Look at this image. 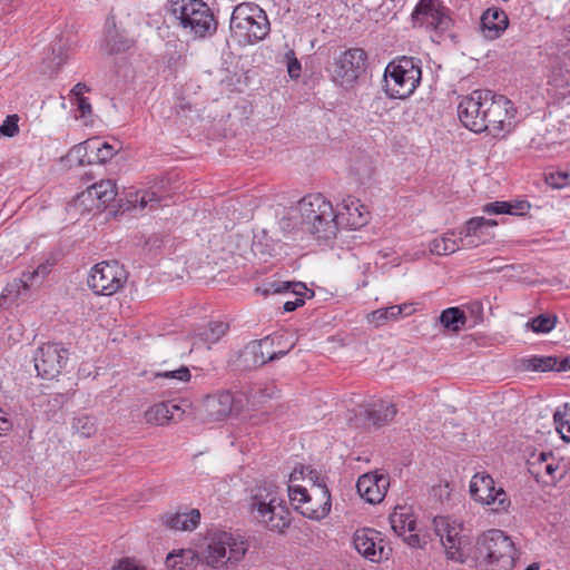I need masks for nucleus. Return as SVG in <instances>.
Instances as JSON below:
<instances>
[{
	"label": "nucleus",
	"mask_w": 570,
	"mask_h": 570,
	"mask_svg": "<svg viewBox=\"0 0 570 570\" xmlns=\"http://www.w3.org/2000/svg\"><path fill=\"white\" fill-rule=\"evenodd\" d=\"M298 210L303 229L323 240L334 238L340 226L357 229L368 222V212L364 205L351 196L343 200L337 214L321 194L304 197L298 203Z\"/></svg>",
	"instance_id": "obj_1"
},
{
	"label": "nucleus",
	"mask_w": 570,
	"mask_h": 570,
	"mask_svg": "<svg viewBox=\"0 0 570 570\" xmlns=\"http://www.w3.org/2000/svg\"><path fill=\"white\" fill-rule=\"evenodd\" d=\"M230 32L239 41L254 45L264 40L271 32V22L266 12L256 3L237 4L230 17Z\"/></svg>",
	"instance_id": "obj_2"
},
{
	"label": "nucleus",
	"mask_w": 570,
	"mask_h": 570,
	"mask_svg": "<svg viewBox=\"0 0 570 570\" xmlns=\"http://www.w3.org/2000/svg\"><path fill=\"white\" fill-rule=\"evenodd\" d=\"M170 12L179 21V26L195 38H208L217 31L218 22L203 0L171 1Z\"/></svg>",
	"instance_id": "obj_3"
},
{
	"label": "nucleus",
	"mask_w": 570,
	"mask_h": 570,
	"mask_svg": "<svg viewBox=\"0 0 570 570\" xmlns=\"http://www.w3.org/2000/svg\"><path fill=\"white\" fill-rule=\"evenodd\" d=\"M253 519L271 531L283 532L291 524L289 511L276 493L266 487H257L250 499Z\"/></svg>",
	"instance_id": "obj_4"
},
{
	"label": "nucleus",
	"mask_w": 570,
	"mask_h": 570,
	"mask_svg": "<svg viewBox=\"0 0 570 570\" xmlns=\"http://www.w3.org/2000/svg\"><path fill=\"white\" fill-rule=\"evenodd\" d=\"M422 77L419 62L412 57L403 56L391 61L384 71V89L390 98L405 99L420 85Z\"/></svg>",
	"instance_id": "obj_5"
},
{
	"label": "nucleus",
	"mask_w": 570,
	"mask_h": 570,
	"mask_svg": "<svg viewBox=\"0 0 570 570\" xmlns=\"http://www.w3.org/2000/svg\"><path fill=\"white\" fill-rule=\"evenodd\" d=\"M206 540L208 543L200 551V558L212 568H220L228 561L237 562L247 551L246 542L228 531L212 530Z\"/></svg>",
	"instance_id": "obj_6"
},
{
	"label": "nucleus",
	"mask_w": 570,
	"mask_h": 570,
	"mask_svg": "<svg viewBox=\"0 0 570 570\" xmlns=\"http://www.w3.org/2000/svg\"><path fill=\"white\" fill-rule=\"evenodd\" d=\"M474 558L487 563L501 562V567L509 570L515 561L514 543L502 530H488L476 539Z\"/></svg>",
	"instance_id": "obj_7"
},
{
	"label": "nucleus",
	"mask_w": 570,
	"mask_h": 570,
	"mask_svg": "<svg viewBox=\"0 0 570 570\" xmlns=\"http://www.w3.org/2000/svg\"><path fill=\"white\" fill-rule=\"evenodd\" d=\"M291 504L305 518L321 520L331 511V493L323 482H314L312 491L301 485H288Z\"/></svg>",
	"instance_id": "obj_8"
},
{
	"label": "nucleus",
	"mask_w": 570,
	"mask_h": 570,
	"mask_svg": "<svg viewBox=\"0 0 570 570\" xmlns=\"http://www.w3.org/2000/svg\"><path fill=\"white\" fill-rule=\"evenodd\" d=\"M497 225L495 220L487 219L484 217H473L469 219L464 227L459 232V239H453L455 232L444 234L440 238H434L430 242L429 249L432 254L450 255L462 247L478 246L480 238L483 235V229Z\"/></svg>",
	"instance_id": "obj_9"
},
{
	"label": "nucleus",
	"mask_w": 570,
	"mask_h": 570,
	"mask_svg": "<svg viewBox=\"0 0 570 570\" xmlns=\"http://www.w3.org/2000/svg\"><path fill=\"white\" fill-rule=\"evenodd\" d=\"M485 131L493 137L503 136L513 128L515 108L511 100L503 95H497L489 90V97L485 98Z\"/></svg>",
	"instance_id": "obj_10"
},
{
	"label": "nucleus",
	"mask_w": 570,
	"mask_h": 570,
	"mask_svg": "<svg viewBox=\"0 0 570 570\" xmlns=\"http://www.w3.org/2000/svg\"><path fill=\"white\" fill-rule=\"evenodd\" d=\"M127 272L117 261L100 262L89 274L88 286L98 295L116 294L126 283Z\"/></svg>",
	"instance_id": "obj_11"
},
{
	"label": "nucleus",
	"mask_w": 570,
	"mask_h": 570,
	"mask_svg": "<svg viewBox=\"0 0 570 570\" xmlns=\"http://www.w3.org/2000/svg\"><path fill=\"white\" fill-rule=\"evenodd\" d=\"M243 407L242 400L229 391H219L204 397L197 407V415L204 422H218Z\"/></svg>",
	"instance_id": "obj_12"
},
{
	"label": "nucleus",
	"mask_w": 570,
	"mask_h": 570,
	"mask_svg": "<svg viewBox=\"0 0 570 570\" xmlns=\"http://www.w3.org/2000/svg\"><path fill=\"white\" fill-rule=\"evenodd\" d=\"M489 97V90H474L471 95L461 99L458 106V116L464 127L474 132H483L485 125V98Z\"/></svg>",
	"instance_id": "obj_13"
},
{
	"label": "nucleus",
	"mask_w": 570,
	"mask_h": 570,
	"mask_svg": "<svg viewBox=\"0 0 570 570\" xmlns=\"http://www.w3.org/2000/svg\"><path fill=\"white\" fill-rule=\"evenodd\" d=\"M367 53L362 48L344 51L335 62L333 79L340 86H351L366 69Z\"/></svg>",
	"instance_id": "obj_14"
},
{
	"label": "nucleus",
	"mask_w": 570,
	"mask_h": 570,
	"mask_svg": "<svg viewBox=\"0 0 570 570\" xmlns=\"http://www.w3.org/2000/svg\"><path fill=\"white\" fill-rule=\"evenodd\" d=\"M68 350L56 343H47L37 350L35 367L38 375L52 380L58 376L68 361Z\"/></svg>",
	"instance_id": "obj_15"
},
{
	"label": "nucleus",
	"mask_w": 570,
	"mask_h": 570,
	"mask_svg": "<svg viewBox=\"0 0 570 570\" xmlns=\"http://www.w3.org/2000/svg\"><path fill=\"white\" fill-rule=\"evenodd\" d=\"M471 497L487 505L497 504L495 511L507 510L510 505L508 494L502 488L497 489L494 480L487 473H476L470 482Z\"/></svg>",
	"instance_id": "obj_16"
},
{
	"label": "nucleus",
	"mask_w": 570,
	"mask_h": 570,
	"mask_svg": "<svg viewBox=\"0 0 570 570\" xmlns=\"http://www.w3.org/2000/svg\"><path fill=\"white\" fill-rule=\"evenodd\" d=\"M412 19L440 32L450 30L453 24L449 9L439 0H420L412 12Z\"/></svg>",
	"instance_id": "obj_17"
},
{
	"label": "nucleus",
	"mask_w": 570,
	"mask_h": 570,
	"mask_svg": "<svg viewBox=\"0 0 570 570\" xmlns=\"http://www.w3.org/2000/svg\"><path fill=\"white\" fill-rule=\"evenodd\" d=\"M117 196L116 184L111 179H101L89 186L85 191L77 196V203L85 206L86 209L102 210Z\"/></svg>",
	"instance_id": "obj_18"
},
{
	"label": "nucleus",
	"mask_w": 570,
	"mask_h": 570,
	"mask_svg": "<svg viewBox=\"0 0 570 570\" xmlns=\"http://www.w3.org/2000/svg\"><path fill=\"white\" fill-rule=\"evenodd\" d=\"M379 535L380 533L376 531L362 529L357 530L353 537V543L357 552L374 562L387 558L389 554Z\"/></svg>",
	"instance_id": "obj_19"
},
{
	"label": "nucleus",
	"mask_w": 570,
	"mask_h": 570,
	"mask_svg": "<svg viewBox=\"0 0 570 570\" xmlns=\"http://www.w3.org/2000/svg\"><path fill=\"white\" fill-rule=\"evenodd\" d=\"M262 291L264 295L285 292H292L294 295H296L294 301H287L284 303L283 308L285 312H293L297 307L304 305V295L306 293H311V296L314 295V293L309 291L304 283L301 282L272 281L264 284Z\"/></svg>",
	"instance_id": "obj_20"
},
{
	"label": "nucleus",
	"mask_w": 570,
	"mask_h": 570,
	"mask_svg": "<svg viewBox=\"0 0 570 570\" xmlns=\"http://www.w3.org/2000/svg\"><path fill=\"white\" fill-rule=\"evenodd\" d=\"M271 346L272 342L268 337H265L261 341H253L245 346L242 353V357L244 358L246 365L257 367L266 364L268 361H274L284 356L289 351H279L278 353H269L267 351V354H265L264 350H267Z\"/></svg>",
	"instance_id": "obj_21"
},
{
	"label": "nucleus",
	"mask_w": 570,
	"mask_h": 570,
	"mask_svg": "<svg viewBox=\"0 0 570 570\" xmlns=\"http://www.w3.org/2000/svg\"><path fill=\"white\" fill-rule=\"evenodd\" d=\"M387 485L389 482L385 476L367 473L358 478L356 489L361 498L375 504L384 499Z\"/></svg>",
	"instance_id": "obj_22"
},
{
	"label": "nucleus",
	"mask_w": 570,
	"mask_h": 570,
	"mask_svg": "<svg viewBox=\"0 0 570 570\" xmlns=\"http://www.w3.org/2000/svg\"><path fill=\"white\" fill-rule=\"evenodd\" d=\"M509 18L500 8L487 9L480 19V30L488 40L498 39L508 28Z\"/></svg>",
	"instance_id": "obj_23"
},
{
	"label": "nucleus",
	"mask_w": 570,
	"mask_h": 570,
	"mask_svg": "<svg viewBox=\"0 0 570 570\" xmlns=\"http://www.w3.org/2000/svg\"><path fill=\"white\" fill-rule=\"evenodd\" d=\"M69 41L62 36L56 38L41 63V73L55 77L68 60Z\"/></svg>",
	"instance_id": "obj_24"
},
{
	"label": "nucleus",
	"mask_w": 570,
	"mask_h": 570,
	"mask_svg": "<svg viewBox=\"0 0 570 570\" xmlns=\"http://www.w3.org/2000/svg\"><path fill=\"white\" fill-rule=\"evenodd\" d=\"M396 413L397 410L395 404L389 401L379 400L363 407L360 415L364 416L370 425L374 428H382L391 423Z\"/></svg>",
	"instance_id": "obj_25"
},
{
	"label": "nucleus",
	"mask_w": 570,
	"mask_h": 570,
	"mask_svg": "<svg viewBox=\"0 0 570 570\" xmlns=\"http://www.w3.org/2000/svg\"><path fill=\"white\" fill-rule=\"evenodd\" d=\"M184 411L174 402H163L155 404L145 412V419L148 423L156 425L168 424L169 422L180 421Z\"/></svg>",
	"instance_id": "obj_26"
},
{
	"label": "nucleus",
	"mask_w": 570,
	"mask_h": 570,
	"mask_svg": "<svg viewBox=\"0 0 570 570\" xmlns=\"http://www.w3.org/2000/svg\"><path fill=\"white\" fill-rule=\"evenodd\" d=\"M434 523L436 534L446 550L448 558L453 561L464 562L462 553L456 548L458 532L455 529H451L443 518L434 519Z\"/></svg>",
	"instance_id": "obj_27"
},
{
	"label": "nucleus",
	"mask_w": 570,
	"mask_h": 570,
	"mask_svg": "<svg viewBox=\"0 0 570 570\" xmlns=\"http://www.w3.org/2000/svg\"><path fill=\"white\" fill-rule=\"evenodd\" d=\"M131 45L132 41L117 30L115 20H108L106 23L105 50L110 55H115L128 50Z\"/></svg>",
	"instance_id": "obj_28"
},
{
	"label": "nucleus",
	"mask_w": 570,
	"mask_h": 570,
	"mask_svg": "<svg viewBox=\"0 0 570 570\" xmlns=\"http://www.w3.org/2000/svg\"><path fill=\"white\" fill-rule=\"evenodd\" d=\"M413 312L412 305L402 304L393 305L390 307L379 308L368 315V321L376 327L386 324L390 321H397L401 316L411 315Z\"/></svg>",
	"instance_id": "obj_29"
},
{
	"label": "nucleus",
	"mask_w": 570,
	"mask_h": 570,
	"mask_svg": "<svg viewBox=\"0 0 570 570\" xmlns=\"http://www.w3.org/2000/svg\"><path fill=\"white\" fill-rule=\"evenodd\" d=\"M200 521V513L194 509L189 513L177 512L175 514H168L164 518L165 524L173 530L191 531Z\"/></svg>",
	"instance_id": "obj_30"
},
{
	"label": "nucleus",
	"mask_w": 570,
	"mask_h": 570,
	"mask_svg": "<svg viewBox=\"0 0 570 570\" xmlns=\"http://www.w3.org/2000/svg\"><path fill=\"white\" fill-rule=\"evenodd\" d=\"M164 63L170 70H177L186 63L184 46L178 40H169L165 45Z\"/></svg>",
	"instance_id": "obj_31"
},
{
	"label": "nucleus",
	"mask_w": 570,
	"mask_h": 570,
	"mask_svg": "<svg viewBox=\"0 0 570 570\" xmlns=\"http://www.w3.org/2000/svg\"><path fill=\"white\" fill-rule=\"evenodd\" d=\"M98 142V138H90L83 142L75 145L68 153L67 157L70 161L76 163L78 166H83L86 164H92L94 158L89 157L88 154H91V148H95Z\"/></svg>",
	"instance_id": "obj_32"
},
{
	"label": "nucleus",
	"mask_w": 570,
	"mask_h": 570,
	"mask_svg": "<svg viewBox=\"0 0 570 570\" xmlns=\"http://www.w3.org/2000/svg\"><path fill=\"white\" fill-rule=\"evenodd\" d=\"M440 323L456 333L465 325L466 316L460 307H449L441 313Z\"/></svg>",
	"instance_id": "obj_33"
},
{
	"label": "nucleus",
	"mask_w": 570,
	"mask_h": 570,
	"mask_svg": "<svg viewBox=\"0 0 570 570\" xmlns=\"http://www.w3.org/2000/svg\"><path fill=\"white\" fill-rule=\"evenodd\" d=\"M228 324L224 322H210L207 327L199 332L196 336L197 340L207 344V348L210 347V344L218 342L227 332Z\"/></svg>",
	"instance_id": "obj_34"
},
{
	"label": "nucleus",
	"mask_w": 570,
	"mask_h": 570,
	"mask_svg": "<svg viewBox=\"0 0 570 570\" xmlns=\"http://www.w3.org/2000/svg\"><path fill=\"white\" fill-rule=\"evenodd\" d=\"M522 367L525 371L532 372H548L554 371L557 368V357L556 356H532L529 358H523L521 361Z\"/></svg>",
	"instance_id": "obj_35"
},
{
	"label": "nucleus",
	"mask_w": 570,
	"mask_h": 570,
	"mask_svg": "<svg viewBox=\"0 0 570 570\" xmlns=\"http://www.w3.org/2000/svg\"><path fill=\"white\" fill-rule=\"evenodd\" d=\"M553 421L561 438L570 442V405L568 403L557 409L553 414Z\"/></svg>",
	"instance_id": "obj_36"
},
{
	"label": "nucleus",
	"mask_w": 570,
	"mask_h": 570,
	"mask_svg": "<svg viewBox=\"0 0 570 570\" xmlns=\"http://www.w3.org/2000/svg\"><path fill=\"white\" fill-rule=\"evenodd\" d=\"M194 558L195 552L190 549L181 550L179 553H169L166 558V567L171 570H187Z\"/></svg>",
	"instance_id": "obj_37"
},
{
	"label": "nucleus",
	"mask_w": 570,
	"mask_h": 570,
	"mask_svg": "<svg viewBox=\"0 0 570 570\" xmlns=\"http://www.w3.org/2000/svg\"><path fill=\"white\" fill-rule=\"evenodd\" d=\"M557 321L558 317L556 315L540 314L531 318L527 323V327L531 328L534 333H549L554 328Z\"/></svg>",
	"instance_id": "obj_38"
},
{
	"label": "nucleus",
	"mask_w": 570,
	"mask_h": 570,
	"mask_svg": "<svg viewBox=\"0 0 570 570\" xmlns=\"http://www.w3.org/2000/svg\"><path fill=\"white\" fill-rule=\"evenodd\" d=\"M72 429L83 438H89L97 431L96 421L92 416L80 414L72 420Z\"/></svg>",
	"instance_id": "obj_39"
},
{
	"label": "nucleus",
	"mask_w": 570,
	"mask_h": 570,
	"mask_svg": "<svg viewBox=\"0 0 570 570\" xmlns=\"http://www.w3.org/2000/svg\"><path fill=\"white\" fill-rule=\"evenodd\" d=\"M120 147L107 141L100 142L98 140L95 148H91V154L95 155L94 163L106 164L109 161L118 151Z\"/></svg>",
	"instance_id": "obj_40"
},
{
	"label": "nucleus",
	"mask_w": 570,
	"mask_h": 570,
	"mask_svg": "<svg viewBox=\"0 0 570 570\" xmlns=\"http://www.w3.org/2000/svg\"><path fill=\"white\" fill-rule=\"evenodd\" d=\"M53 266V262L46 261L40 264L35 271L26 272L21 276V282L24 287H30L33 285L39 278L43 279L50 272Z\"/></svg>",
	"instance_id": "obj_41"
},
{
	"label": "nucleus",
	"mask_w": 570,
	"mask_h": 570,
	"mask_svg": "<svg viewBox=\"0 0 570 570\" xmlns=\"http://www.w3.org/2000/svg\"><path fill=\"white\" fill-rule=\"evenodd\" d=\"M164 196L155 189L146 190L141 196L137 195L136 203L140 208L149 207L150 209L158 208L161 204Z\"/></svg>",
	"instance_id": "obj_42"
},
{
	"label": "nucleus",
	"mask_w": 570,
	"mask_h": 570,
	"mask_svg": "<svg viewBox=\"0 0 570 570\" xmlns=\"http://www.w3.org/2000/svg\"><path fill=\"white\" fill-rule=\"evenodd\" d=\"M19 116L13 114L7 116V118L3 120L2 125L0 126V137H14L19 134Z\"/></svg>",
	"instance_id": "obj_43"
},
{
	"label": "nucleus",
	"mask_w": 570,
	"mask_h": 570,
	"mask_svg": "<svg viewBox=\"0 0 570 570\" xmlns=\"http://www.w3.org/2000/svg\"><path fill=\"white\" fill-rule=\"evenodd\" d=\"M546 183L552 188H563L570 184V175L567 171H552L546 175Z\"/></svg>",
	"instance_id": "obj_44"
},
{
	"label": "nucleus",
	"mask_w": 570,
	"mask_h": 570,
	"mask_svg": "<svg viewBox=\"0 0 570 570\" xmlns=\"http://www.w3.org/2000/svg\"><path fill=\"white\" fill-rule=\"evenodd\" d=\"M156 377L177 380L179 382H188L191 379V374L187 366H181L178 370L159 372L156 374Z\"/></svg>",
	"instance_id": "obj_45"
},
{
	"label": "nucleus",
	"mask_w": 570,
	"mask_h": 570,
	"mask_svg": "<svg viewBox=\"0 0 570 570\" xmlns=\"http://www.w3.org/2000/svg\"><path fill=\"white\" fill-rule=\"evenodd\" d=\"M406 517L407 514L399 513L396 511L390 515L391 528L397 535H403L405 533Z\"/></svg>",
	"instance_id": "obj_46"
},
{
	"label": "nucleus",
	"mask_w": 570,
	"mask_h": 570,
	"mask_svg": "<svg viewBox=\"0 0 570 570\" xmlns=\"http://www.w3.org/2000/svg\"><path fill=\"white\" fill-rule=\"evenodd\" d=\"M510 209V202L489 203L483 207V210L490 215L509 214Z\"/></svg>",
	"instance_id": "obj_47"
},
{
	"label": "nucleus",
	"mask_w": 570,
	"mask_h": 570,
	"mask_svg": "<svg viewBox=\"0 0 570 570\" xmlns=\"http://www.w3.org/2000/svg\"><path fill=\"white\" fill-rule=\"evenodd\" d=\"M305 471H308V474H309V479L313 481V483L316 481L318 482V476L316 475V472L312 471V470H308L307 468H305L304 465H299V466H296L293 472L291 473V476H289V484L288 485H294L293 482L294 481H297L299 478H304V473Z\"/></svg>",
	"instance_id": "obj_48"
},
{
	"label": "nucleus",
	"mask_w": 570,
	"mask_h": 570,
	"mask_svg": "<svg viewBox=\"0 0 570 570\" xmlns=\"http://www.w3.org/2000/svg\"><path fill=\"white\" fill-rule=\"evenodd\" d=\"M29 287H24L22 282H21V278L20 279H14L12 283H9L6 288H4V293L2 294V296L7 295V296H20L22 294V292H26Z\"/></svg>",
	"instance_id": "obj_49"
},
{
	"label": "nucleus",
	"mask_w": 570,
	"mask_h": 570,
	"mask_svg": "<svg viewBox=\"0 0 570 570\" xmlns=\"http://www.w3.org/2000/svg\"><path fill=\"white\" fill-rule=\"evenodd\" d=\"M510 203H511V209L509 212L510 215H524L530 208V204L527 200H515V202H510Z\"/></svg>",
	"instance_id": "obj_50"
},
{
	"label": "nucleus",
	"mask_w": 570,
	"mask_h": 570,
	"mask_svg": "<svg viewBox=\"0 0 570 570\" xmlns=\"http://www.w3.org/2000/svg\"><path fill=\"white\" fill-rule=\"evenodd\" d=\"M75 104L77 105V110L79 111L80 117H87V116L91 115V112H92L91 105L87 98L83 97V98L76 99Z\"/></svg>",
	"instance_id": "obj_51"
},
{
	"label": "nucleus",
	"mask_w": 570,
	"mask_h": 570,
	"mask_svg": "<svg viewBox=\"0 0 570 570\" xmlns=\"http://www.w3.org/2000/svg\"><path fill=\"white\" fill-rule=\"evenodd\" d=\"M112 570H145V568L126 558L120 560L117 566H114Z\"/></svg>",
	"instance_id": "obj_52"
},
{
	"label": "nucleus",
	"mask_w": 570,
	"mask_h": 570,
	"mask_svg": "<svg viewBox=\"0 0 570 570\" xmlns=\"http://www.w3.org/2000/svg\"><path fill=\"white\" fill-rule=\"evenodd\" d=\"M287 71L291 78L299 77L301 62L296 58H293L287 65Z\"/></svg>",
	"instance_id": "obj_53"
},
{
	"label": "nucleus",
	"mask_w": 570,
	"mask_h": 570,
	"mask_svg": "<svg viewBox=\"0 0 570 570\" xmlns=\"http://www.w3.org/2000/svg\"><path fill=\"white\" fill-rule=\"evenodd\" d=\"M89 91V88L87 87L86 83H82V82H78L72 89H71V95L73 97V99H79V98H83V94Z\"/></svg>",
	"instance_id": "obj_54"
},
{
	"label": "nucleus",
	"mask_w": 570,
	"mask_h": 570,
	"mask_svg": "<svg viewBox=\"0 0 570 570\" xmlns=\"http://www.w3.org/2000/svg\"><path fill=\"white\" fill-rule=\"evenodd\" d=\"M570 370V358L569 357H563V358H558L557 357V368H554V371L557 372H564V371H568Z\"/></svg>",
	"instance_id": "obj_55"
},
{
	"label": "nucleus",
	"mask_w": 570,
	"mask_h": 570,
	"mask_svg": "<svg viewBox=\"0 0 570 570\" xmlns=\"http://www.w3.org/2000/svg\"><path fill=\"white\" fill-rule=\"evenodd\" d=\"M11 429V423L6 419L0 416V434H6Z\"/></svg>",
	"instance_id": "obj_56"
},
{
	"label": "nucleus",
	"mask_w": 570,
	"mask_h": 570,
	"mask_svg": "<svg viewBox=\"0 0 570 570\" xmlns=\"http://www.w3.org/2000/svg\"><path fill=\"white\" fill-rule=\"evenodd\" d=\"M558 469V465H554L553 463H547L544 465V470H546V473L549 474L550 476H552V479H554V472L557 471Z\"/></svg>",
	"instance_id": "obj_57"
},
{
	"label": "nucleus",
	"mask_w": 570,
	"mask_h": 570,
	"mask_svg": "<svg viewBox=\"0 0 570 570\" xmlns=\"http://www.w3.org/2000/svg\"><path fill=\"white\" fill-rule=\"evenodd\" d=\"M550 458H552V452H541L538 456V462L547 464Z\"/></svg>",
	"instance_id": "obj_58"
},
{
	"label": "nucleus",
	"mask_w": 570,
	"mask_h": 570,
	"mask_svg": "<svg viewBox=\"0 0 570 570\" xmlns=\"http://www.w3.org/2000/svg\"><path fill=\"white\" fill-rule=\"evenodd\" d=\"M415 530V521L407 515L406 517V525H405V532L406 531H414Z\"/></svg>",
	"instance_id": "obj_59"
},
{
	"label": "nucleus",
	"mask_w": 570,
	"mask_h": 570,
	"mask_svg": "<svg viewBox=\"0 0 570 570\" xmlns=\"http://www.w3.org/2000/svg\"><path fill=\"white\" fill-rule=\"evenodd\" d=\"M406 541L410 546L415 547L419 544L420 538L417 534H410Z\"/></svg>",
	"instance_id": "obj_60"
},
{
	"label": "nucleus",
	"mask_w": 570,
	"mask_h": 570,
	"mask_svg": "<svg viewBox=\"0 0 570 570\" xmlns=\"http://www.w3.org/2000/svg\"><path fill=\"white\" fill-rule=\"evenodd\" d=\"M524 570H539V566L533 563V564H530L529 567H527Z\"/></svg>",
	"instance_id": "obj_61"
},
{
	"label": "nucleus",
	"mask_w": 570,
	"mask_h": 570,
	"mask_svg": "<svg viewBox=\"0 0 570 570\" xmlns=\"http://www.w3.org/2000/svg\"><path fill=\"white\" fill-rule=\"evenodd\" d=\"M196 344H197L196 342L193 343V347L189 348V352H193V348L195 347Z\"/></svg>",
	"instance_id": "obj_62"
},
{
	"label": "nucleus",
	"mask_w": 570,
	"mask_h": 570,
	"mask_svg": "<svg viewBox=\"0 0 570 570\" xmlns=\"http://www.w3.org/2000/svg\"><path fill=\"white\" fill-rule=\"evenodd\" d=\"M0 412H2V410L0 409Z\"/></svg>",
	"instance_id": "obj_63"
}]
</instances>
